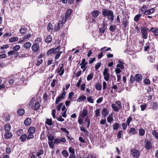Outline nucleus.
<instances>
[{"label":"nucleus","instance_id":"obj_5","mask_svg":"<svg viewBox=\"0 0 158 158\" xmlns=\"http://www.w3.org/2000/svg\"><path fill=\"white\" fill-rule=\"evenodd\" d=\"M56 72L60 76H61L63 74L64 72L63 64H59L56 69Z\"/></svg>","mask_w":158,"mask_h":158},{"label":"nucleus","instance_id":"obj_15","mask_svg":"<svg viewBox=\"0 0 158 158\" xmlns=\"http://www.w3.org/2000/svg\"><path fill=\"white\" fill-rule=\"evenodd\" d=\"M100 14V11L97 10H94L91 13L92 16L95 18L98 17Z\"/></svg>","mask_w":158,"mask_h":158},{"label":"nucleus","instance_id":"obj_29","mask_svg":"<svg viewBox=\"0 0 158 158\" xmlns=\"http://www.w3.org/2000/svg\"><path fill=\"white\" fill-rule=\"evenodd\" d=\"M90 124V120L88 118V116H87L85 120V126H86L87 128H88Z\"/></svg>","mask_w":158,"mask_h":158},{"label":"nucleus","instance_id":"obj_20","mask_svg":"<svg viewBox=\"0 0 158 158\" xmlns=\"http://www.w3.org/2000/svg\"><path fill=\"white\" fill-rule=\"evenodd\" d=\"M145 130L142 127H141L139 130V134L140 136H143L145 134Z\"/></svg>","mask_w":158,"mask_h":158},{"label":"nucleus","instance_id":"obj_41","mask_svg":"<svg viewBox=\"0 0 158 158\" xmlns=\"http://www.w3.org/2000/svg\"><path fill=\"white\" fill-rule=\"evenodd\" d=\"M141 17V15L140 14H138L135 16L134 20L135 21L137 22L140 19Z\"/></svg>","mask_w":158,"mask_h":158},{"label":"nucleus","instance_id":"obj_22","mask_svg":"<svg viewBox=\"0 0 158 158\" xmlns=\"http://www.w3.org/2000/svg\"><path fill=\"white\" fill-rule=\"evenodd\" d=\"M142 79V75L139 74H136L135 76V79L136 81H140Z\"/></svg>","mask_w":158,"mask_h":158},{"label":"nucleus","instance_id":"obj_50","mask_svg":"<svg viewBox=\"0 0 158 158\" xmlns=\"http://www.w3.org/2000/svg\"><path fill=\"white\" fill-rule=\"evenodd\" d=\"M116 105L118 107V108L120 109L122 108L121 103L119 101H118L115 102V103Z\"/></svg>","mask_w":158,"mask_h":158},{"label":"nucleus","instance_id":"obj_25","mask_svg":"<svg viewBox=\"0 0 158 158\" xmlns=\"http://www.w3.org/2000/svg\"><path fill=\"white\" fill-rule=\"evenodd\" d=\"M27 30V29L24 26H22L21 28L19 30V32L23 34L26 33Z\"/></svg>","mask_w":158,"mask_h":158},{"label":"nucleus","instance_id":"obj_28","mask_svg":"<svg viewBox=\"0 0 158 158\" xmlns=\"http://www.w3.org/2000/svg\"><path fill=\"white\" fill-rule=\"evenodd\" d=\"M35 131V128L34 127H30L28 129V131L29 133L33 134Z\"/></svg>","mask_w":158,"mask_h":158},{"label":"nucleus","instance_id":"obj_6","mask_svg":"<svg viewBox=\"0 0 158 158\" xmlns=\"http://www.w3.org/2000/svg\"><path fill=\"white\" fill-rule=\"evenodd\" d=\"M64 90L65 88H64L63 92L57 97L56 100L55 102L56 104H58L61 99H63L64 98L66 95L65 92L64 91Z\"/></svg>","mask_w":158,"mask_h":158},{"label":"nucleus","instance_id":"obj_10","mask_svg":"<svg viewBox=\"0 0 158 158\" xmlns=\"http://www.w3.org/2000/svg\"><path fill=\"white\" fill-rule=\"evenodd\" d=\"M66 141V139L64 138H62L60 139H56L54 140V143L55 144L59 143L61 142L64 143Z\"/></svg>","mask_w":158,"mask_h":158},{"label":"nucleus","instance_id":"obj_37","mask_svg":"<svg viewBox=\"0 0 158 158\" xmlns=\"http://www.w3.org/2000/svg\"><path fill=\"white\" fill-rule=\"evenodd\" d=\"M60 46H58L56 48H53V54H56V53H57V52H59V50L60 49Z\"/></svg>","mask_w":158,"mask_h":158},{"label":"nucleus","instance_id":"obj_19","mask_svg":"<svg viewBox=\"0 0 158 158\" xmlns=\"http://www.w3.org/2000/svg\"><path fill=\"white\" fill-rule=\"evenodd\" d=\"M24 123L26 125H29L31 123V119L30 118H27L25 120Z\"/></svg>","mask_w":158,"mask_h":158},{"label":"nucleus","instance_id":"obj_63","mask_svg":"<svg viewBox=\"0 0 158 158\" xmlns=\"http://www.w3.org/2000/svg\"><path fill=\"white\" fill-rule=\"evenodd\" d=\"M74 94V93L73 92H70L69 94L68 99L70 100V101H71L72 100V97L73 96Z\"/></svg>","mask_w":158,"mask_h":158},{"label":"nucleus","instance_id":"obj_54","mask_svg":"<svg viewBox=\"0 0 158 158\" xmlns=\"http://www.w3.org/2000/svg\"><path fill=\"white\" fill-rule=\"evenodd\" d=\"M132 120V118L131 116L129 117L127 119L126 121V123L128 125H129L130 124Z\"/></svg>","mask_w":158,"mask_h":158},{"label":"nucleus","instance_id":"obj_9","mask_svg":"<svg viewBox=\"0 0 158 158\" xmlns=\"http://www.w3.org/2000/svg\"><path fill=\"white\" fill-rule=\"evenodd\" d=\"M146 139H145V147L147 149H149L151 148L152 146V145L151 142L147 140L146 142Z\"/></svg>","mask_w":158,"mask_h":158},{"label":"nucleus","instance_id":"obj_3","mask_svg":"<svg viewBox=\"0 0 158 158\" xmlns=\"http://www.w3.org/2000/svg\"><path fill=\"white\" fill-rule=\"evenodd\" d=\"M131 155L134 158H137L140 156V153L136 148H134L131 150Z\"/></svg>","mask_w":158,"mask_h":158},{"label":"nucleus","instance_id":"obj_26","mask_svg":"<svg viewBox=\"0 0 158 158\" xmlns=\"http://www.w3.org/2000/svg\"><path fill=\"white\" fill-rule=\"evenodd\" d=\"M17 52H16L13 50V51H10L9 52H8L7 54L8 56H10L11 55L16 54L15 57H17L18 56V54H17Z\"/></svg>","mask_w":158,"mask_h":158},{"label":"nucleus","instance_id":"obj_55","mask_svg":"<svg viewBox=\"0 0 158 158\" xmlns=\"http://www.w3.org/2000/svg\"><path fill=\"white\" fill-rule=\"evenodd\" d=\"M60 23H57V26H56L53 29L55 31H58L60 29Z\"/></svg>","mask_w":158,"mask_h":158},{"label":"nucleus","instance_id":"obj_43","mask_svg":"<svg viewBox=\"0 0 158 158\" xmlns=\"http://www.w3.org/2000/svg\"><path fill=\"white\" fill-rule=\"evenodd\" d=\"M86 96L83 95L79 97L78 99L79 100V101L80 102L82 101H84L85 100H86Z\"/></svg>","mask_w":158,"mask_h":158},{"label":"nucleus","instance_id":"obj_18","mask_svg":"<svg viewBox=\"0 0 158 158\" xmlns=\"http://www.w3.org/2000/svg\"><path fill=\"white\" fill-rule=\"evenodd\" d=\"M119 64H117L116 65V67L118 68H119L122 69H123L124 68V63L122 61L119 60L118 61Z\"/></svg>","mask_w":158,"mask_h":158},{"label":"nucleus","instance_id":"obj_58","mask_svg":"<svg viewBox=\"0 0 158 158\" xmlns=\"http://www.w3.org/2000/svg\"><path fill=\"white\" fill-rule=\"evenodd\" d=\"M158 107V104L157 102H154L153 104L152 107V109L155 110H156Z\"/></svg>","mask_w":158,"mask_h":158},{"label":"nucleus","instance_id":"obj_34","mask_svg":"<svg viewBox=\"0 0 158 158\" xmlns=\"http://www.w3.org/2000/svg\"><path fill=\"white\" fill-rule=\"evenodd\" d=\"M21 140L23 142L25 141L27 139V135L25 134L22 135L20 138Z\"/></svg>","mask_w":158,"mask_h":158},{"label":"nucleus","instance_id":"obj_62","mask_svg":"<svg viewBox=\"0 0 158 158\" xmlns=\"http://www.w3.org/2000/svg\"><path fill=\"white\" fill-rule=\"evenodd\" d=\"M63 103H60L56 106V109L57 111H59L60 110L61 107L63 105Z\"/></svg>","mask_w":158,"mask_h":158},{"label":"nucleus","instance_id":"obj_24","mask_svg":"<svg viewBox=\"0 0 158 158\" xmlns=\"http://www.w3.org/2000/svg\"><path fill=\"white\" fill-rule=\"evenodd\" d=\"M72 12V9H68L65 15V17L66 18H67V19L69 18V17L70 15L71 14Z\"/></svg>","mask_w":158,"mask_h":158},{"label":"nucleus","instance_id":"obj_1","mask_svg":"<svg viewBox=\"0 0 158 158\" xmlns=\"http://www.w3.org/2000/svg\"><path fill=\"white\" fill-rule=\"evenodd\" d=\"M102 15L104 17H106L108 20L113 21L114 19V15L112 11L108 9H102Z\"/></svg>","mask_w":158,"mask_h":158},{"label":"nucleus","instance_id":"obj_53","mask_svg":"<svg viewBox=\"0 0 158 158\" xmlns=\"http://www.w3.org/2000/svg\"><path fill=\"white\" fill-rule=\"evenodd\" d=\"M100 110L99 109H97L95 111V114L96 117H98L100 115Z\"/></svg>","mask_w":158,"mask_h":158},{"label":"nucleus","instance_id":"obj_52","mask_svg":"<svg viewBox=\"0 0 158 158\" xmlns=\"http://www.w3.org/2000/svg\"><path fill=\"white\" fill-rule=\"evenodd\" d=\"M113 120V118L112 115H109L107 118V121L109 123H111Z\"/></svg>","mask_w":158,"mask_h":158},{"label":"nucleus","instance_id":"obj_16","mask_svg":"<svg viewBox=\"0 0 158 158\" xmlns=\"http://www.w3.org/2000/svg\"><path fill=\"white\" fill-rule=\"evenodd\" d=\"M155 10V9L154 8L147 10H146V12H145V14L144 15H150L153 13L154 12Z\"/></svg>","mask_w":158,"mask_h":158},{"label":"nucleus","instance_id":"obj_35","mask_svg":"<svg viewBox=\"0 0 158 158\" xmlns=\"http://www.w3.org/2000/svg\"><path fill=\"white\" fill-rule=\"evenodd\" d=\"M102 85L99 83L96 84L95 88L98 90H101L102 89Z\"/></svg>","mask_w":158,"mask_h":158},{"label":"nucleus","instance_id":"obj_2","mask_svg":"<svg viewBox=\"0 0 158 158\" xmlns=\"http://www.w3.org/2000/svg\"><path fill=\"white\" fill-rule=\"evenodd\" d=\"M141 33L142 37L144 39H146L148 37V29L145 26L141 27L140 28Z\"/></svg>","mask_w":158,"mask_h":158},{"label":"nucleus","instance_id":"obj_33","mask_svg":"<svg viewBox=\"0 0 158 158\" xmlns=\"http://www.w3.org/2000/svg\"><path fill=\"white\" fill-rule=\"evenodd\" d=\"M31 46V44L29 42H27L24 44V47L26 49L30 48Z\"/></svg>","mask_w":158,"mask_h":158},{"label":"nucleus","instance_id":"obj_8","mask_svg":"<svg viewBox=\"0 0 158 158\" xmlns=\"http://www.w3.org/2000/svg\"><path fill=\"white\" fill-rule=\"evenodd\" d=\"M39 45L38 43L33 44L31 47V49L34 52H37L38 51Z\"/></svg>","mask_w":158,"mask_h":158},{"label":"nucleus","instance_id":"obj_23","mask_svg":"<svg viewBox=\"0 0 158 158\" xmlns=\"http://www.w3.org/2000/svg\"><path fill=\"white\" fill-rule=\"evenodd\" d=\"M17 114L20 116L23 115L25 113V110L23 109H20L17 111Z\"/></svg>","mask_w":158,"mask_h":158},{"label":"nucleus","instance_id":"obj_44","mask_svg":"<svg viewBox=\"0 0 158 158\" xmlns=\"http://www.w3.org/2000/svg\"><path fill=\"white\" fill-rule=\"evenodd\" d=\"M40 103L39 102H37L35 103L34 106V109L35 110H38L40 107Z\"/></svg>","mask_w":158,"mask_h":158},{"label":"nucleus","instance_id":"obj_60","mask_svg":"<svg viewBox=\"0 0 158 158\" xmlns=\"http://www.w3.org/2000/svg\"><path fill=\"white\" fill-rule=\"evenodd\" d=\"M87 100L88 102L91 103H94L93 99L92 96H89L87 98Z\"/></svg>","mask_w":158,"mask_h":158},{"label":"nucleus","instance_id":"obj_12","mask_svg":"<svg viewBox=\"0 0 158 158\" xmlns=\"http://www.w3.org/2000/svg\"><path fill=\"white\" fill-rule=\"evenodd\" d=\"M149 6L148 5H143L142 7H140L139 8V10L141 11L142 13H143L144 15H145V12L146 10H147V9L148 8V6Z\"/></svg>","mask_w":158,"mask_h":158},{"label":"nucleus","instance_id":"obj_13","mask_svg":"<svg viewBox=\"0 0 158 158\" xmlns=\"http://www.w3.org/2000/svg\"><path fill=\"white\" fill-rule=\"evenodd\" d=\"M106 26L104 23L103 25L99 28V32L101 34L103 33L106 31Z\"/></svg>","mask_w":158,"mask_h":158},{"label":"nucleus","instance_id":"obj_47","mask_svg":"<svg viewBox=\"0 0 158 158\" xmlns=\"http://www.w3.org/2000/svg\"><path fill=\"white\" fill-rule=\"evenodd\" d=\"M47 29L48 31H50L53 29V25L51 23H48V25L47 26Z\"/></svg>","mask_w":158,"mask_h":158},{"label":"nucleus","instance_id":"obj_45","mask_svg":"<svg viewBox=\"0 0 158 158\" xmlns=\"http://www.w3.org/2000/svg\"><path fill=\"white\" fill-rule=\"evenodd\" d=\"M44 150L42 149L38 150L36 156H37L39 157L40 155L43 154L44 153Z\"/></svg>","mask_w":158,"mask_h":158},{"label":"nucleus","instance_id":"obj_4","mask_svg":"<svg viewBox=\"0 0 158 158\" xmlns=\"http://www.w3.org/2000/svg\"><path fill=\"white\" fill-rule=\"evenodd\" d=\"M48 144L50 148H54V144L55 143L54 141L53 142V140H55L54 136L50 135L48 136Z\"/></svg>","mask_w":158,"mask_h":158},{"label":"nucleus","instance_id":"obj_21","mask_svg":"<svg viewBox=\"0 0 158 158\" xmlns=\"http://www.w3.org/2000/svg\"><path fill=\"white\" fill-rule=\"evenodd\" d=\"M129 23L126 18H123V19L122 24L125 27H126L128 25Z\"/></svg>","mask_w":158,"mask_h":158},{"label":"nucleus","instance_id":"obj_59","mask_svg":"<svg viewBox=\"0 0 158 158\" xmlns=\"http://www.w3.org/2000/svg\"><path fill=\"white\" fill-rule=\"evenodd\" d=\"M20 48V46L19 45H17L13 47L12 49L14 51L17 52Z\"/></svg>","mask_w":158,"mask_h":158},{"label":"nucleus","instance_id":"obj_17","mask_svg":"<svg viewBox=\"0 0 158 158\" xmlns=\"http://www.w3.org/2000/svg\"><path fill=\"white\" fill-rule=\"evenodd\" d=\"M88 114V110L85 108L83 109L82 111L81 112V113L80 114L81 116L82 117L84 118L85 116H86Z\"/></svg>","mask_w":158,"mask_h":158},{"label":"nucleus","instance_id":"obj_27","mask_svg":"<svg viewBox=\"0 0 158 158\" xmlns=\"http://www.w3.org/2000/svg\"><path fill=\"white\" fill-rule=\"evenodd\" d=\"M152 134L156 139H158V131L157 130L152 131Z\"/></svg>","mask_w":158,"mask_h":158},{"label":"nucleus","instance_id":"obj_61","mask_svg":"<svg viewBox=\"0 0 158 158\" xmlns=\"http://www.w3.org/2000/svg\"><path fill=\"white\" fill-rule=\"evenodd\" d=\"M67 18H66L65 17H63L62 19L60 20V22L62 24H64L67 21Z\"/></svg>","mask_w":158,"mask_h":158},{"label":"nucleus","instance_id":"obj_42","mask_svg":"<svg viewBox=\"0 0 158 158\" xmlns=\"http://www.w3.org/2000/svg\"><path fill=\"white\" fill-rule=\"evenodd\" d=\"M148 59L152 62H154L155 60V56L154 55L149 56L148 57Z\"/></svg>","mask_w":158,"mask_h":158},{"label":"nucleus","instance_id":"obj_14","mask_svg":"<svg viewBox=\"0 0 158 158\" xmlns=\"http://www.w3.org/2000/svg\"><path fill=\"white\" fill-rule=\"evenodd\" d=\"M137 129L134 127H131L129 131V134L131 135H135L137 133Z\"/></svg>","mask_w":158,"mask_h":158},{"label":"nucleus","instance_id":"obj_36","mask_svg":"<svg viewBox=\"0 0 158 158\" xmlns=\"http://www.w3.org/2000/svg\"><path fill=\"white\" fill-rule=\"evenodd\" d=\"M111 107L113 110L115 112H118L119 110L118 108V107L115 104H112L111 105Z\"/></svg>","mask_w":158,"mask_h":158},{"label":"nucleus","instance_id":"obj_38","mask_svg":"<svg viewBox=\"0 0 158 158\" xmlns=\"http://www.w3.org/2000/svg\"><path fill=\"white\" fill-rule=\"evenodd\" d=\"M61 153L63 156L65 157H67L69 156V153L66 150H64L61 152Z\"/></svg>","mask_w":158,"mask_h":158},{"label":"nucleus","instance_id":"obj_30","mask_svg":"<svg viewBox=\"0 0 158 158\" xmlns=\"http://www.w3.org/2000/svg\"><path fill=\"white\" fill-rule=\"evenodd\" d=\"M11 128L10 125L9 124H6L4 126L5 130L6 132H9Z\"/></svg>","mask_w":158,"mask_h":158},{"label":"nucleus","instance_id":"obj_39","mask_svg":"<svg viewBox=\"0 0 158 158\" xmlns=\"http://www.w3.org/2000/svg\"><path fill=\"white\" fill-rule=\"evenodd\" d=\"M113 127L114 130H117L119 127V125L117 123H115L113 124Z\"/></svg>","mask_w":158,"mask_h":158},{"label":"nucleus","instance_id":"obj_40","mask_svg":"<svg viewBox=\"0 0 158 158\" xmlns=\"http://www.w3.org/2000/svg\"><path fill=\"white\" fill-rule=\"evenodd\" d=\"M45 123L48 125L51 126L52 124V121L51 118H48L46 119Z\"/></svg>","mask_w":158,"mask_h":158},{"label":"nucleus","instance_id":"obj_31","mask_svg":"<svg viewBox=\"0 0 158 158\" xmlns=\"http://www.w3.org/2000/svg\"><path fill=\"white\" fill-rule=\"evenodd\" d=\"M12 135L10 132H7L4 135L5 138L6 139H8L11 138L12 137Z\"/></svg>","mask_w":158,"mask_h":158},{"label":"nucleus","instance_id":"obj_7","mask_svg":"<svg viewBox=\"0 0 158 158\" xmlns=\"http://www.w3.org/2000/svg\"><path fill=\"white\" fill-rule=\"evenodd\" d=\"M108 71L109 70L105 68L103 72L104 79L106 81H108L110 79V75L108 73Z\"/></svg>","mask_w":158,"mask_h":158},{"label":"nucleus","instance_id":"obj_57","mask_svg":"<svg viewBox=\"0 0 158 158\" xmlns=\"http://www.w3.org/2000/svg\"><path fill=\"white\" fill-rule=\"evenodd\" d=\"M57 81L56 79H54L53 80L51 84V86L52 87H54L55 86L56 84L57 83Z\"/></svg>","mask_w":158,"mask_h":158},{"label":"nucleus","instance_id":"obj_56","mask_svg":"<svg viewBox=\"0 0 158 158\" xmlns=\"http://www.w3.org/2000/svg\"><path fill=\"white\" fill-rule=\"evenodd\" d=\"M150 44L149 43H147L145 45V46L144 47V50L145 51H147L150 48Z\"/></svg>","mask_w":158,"mask_h":158},{"label":"nucleus","instance_id":"obj_51","mask_svg":"<svg viewBox=\"0 0 158 158\" xmlns=\"http://www.w3.org/2000/svg\"><path fill=\"white\" fill-rule=\"evenodd\" d=\"M18 40V38L17 37H14L13 38H11L9 39V41L10 42H13L15 41H17Z\"/></svg>","mask_w":158,"mask_h":158},{"label":"nucleus","instance_id":"obj_11","mask_svg":"<svg viewBox=\"0 0 158 158\" xmlns=\"http://www.w3.org/2000/svg\"><path fill=\"white\" fill-rule=\"evenodd\" d=\"M109 111L106 108H103L102 112V115L105 118L108 115Z\"/></svg>","mask_w":158,"mask_h":158},{"label":"nucleus","instance_id":"obj_46","mask_svg":"<svg viewBox=\"0 0 158 158\" xmlns=\"http://www.w3.org/2000/svg\"><path fill=\"white\" fill-rule=\"evenodd\" d=\"M123 131H118L117 135V137L118 139H120L123 136Z\"/></svg>","mask_w":158,"mask_h":158},{"label":"nucleus","instance_id":"obj_49","mask_svg":"<svg viewBox=\"0 0 158 158\" xmlns=\"http://www.w3.org/2000/svg\"><path fill=\"white\" fill-rule=\"evenodd\" d=\"M116 27L114 25H111L109 29L110 31L112 32H114L116 29Z\"/></svg>","mask_w":158,"mask_h":158},{"label":"nucleus","instance_id":"obj_32","mask_svg":"<svg viewBox=\"0 0 158 158\" xmlns=\"http://www.w3.org/2000/svg\"><path fill=\"white\" fill-rule=\"evenodd\" d=\"M52 38L50 35H48L45 40V41L48 44L50 43L52 41Z\"/></svg>","mask_w":158,"mask_h":158},{"label":"nucleus","instance_id":"obj_48","mask_svg":"<svg viewBox=\"0 0 158 158\" xmlns=\"http://www.w3.org/2000/svg\"><path fill=\"white\" fill-rule=\"evenodd\" d=\"M94 75V74L93 73H90L89 74L87 77V80L89 81L91 80L93 78Z\"/></svg>","mask_w":158,"mask_h":158},{"label":"nucleus","instance_id":"obj_64","mask_svg":"<svg viewBox=\"0 0 158 158\" xmlns=\"http://www.w3.org/2000/svg\"><path fill=\"white\" fill-rule=\"evenodd\" d=\"M105 49V51L106 52L108 51H111V48H107L106 47H104L102 48H101L100 49L101 51H103V50Z\"/></svg>","mask_w":158,"mask_h":158}]
</instances>
